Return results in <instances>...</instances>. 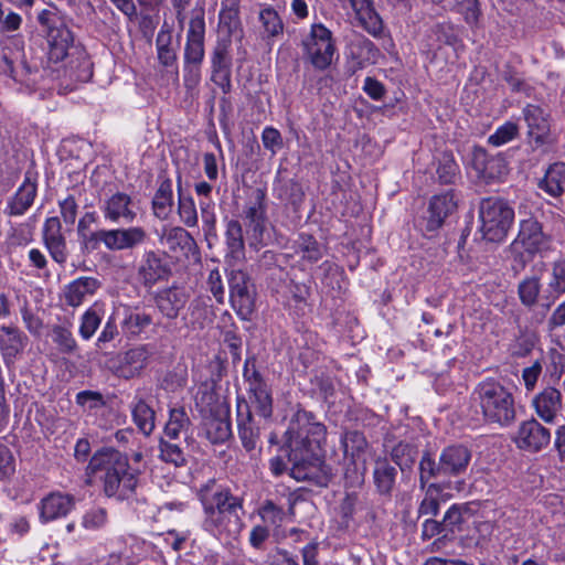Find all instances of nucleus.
<instances>
[{
	"instance_id": "49",
	"label": "nucleus",
	"mask_w": 565,
	"mask_h": 565,
	"mask_svg": "<svg viewBox=\"0 0 565 565\" xmlns=\"http://www.w3.org/2000/svg\"><path fill=\"white\" fill-rule=\"evenodd\" d=\"M220 33L223 34L220 39H230L231 36H243V28L239 13H222L218 15Z\"/></svg>"
},
{
	"instance_id": "13",
	"label": "nucleus",
	"mask_w": 565,
	"mask_h": 565,
	"mask_svg": "<svg viewBox=\"0 0 565 565\" xmlns=\"http://www.w3.org/2000/svg\"><path fill=\"white\" fill-rule=\"evenodd\" d=\"M230 39H218L212 52V82L217 85L224 94H228L232 88V56Z\"/></svg>"
},
{
	"instance_id": "48",
	"label": "nucleus",
	"mask_w": 565,
	"mask_h": 565,
	"mask_svg": "<svg viewBox=\"0 0 565 565\" xmlns=\"http://www.w3.org/2000/svg\"><path fill=\"white\" fill-rule=\"evenodd\" d=\"M417 449L407 443H398L391 451L392 460L401 468L402 471L412 469L416 460Z\"/></svg>"
},
{
	"instance_id": "50",
	"label": "nucleus",
	"mask_w": 565,
	"mask_h": 565,
	"mask_svg": "<svg viewBox=\"0 0 565 565\" xmlns=\"http://www.w3.org/2000/svg\"><path fill=\"white\" fill-rule=\"evenodd\" d=\"M102 323V315L96 306L88 308L81 317L79 335L83 340H89Z\"/></svg>"
},
{
	"instance_id": "36",
	"label": "nucleus",
	"mask_w": 565,
	"mask_h": 565,
	"mask_svg": "<svg viewBox=\"0 0 565 565\" xmlns=\"http://www.w3.org/2000/svg\"><path fill=\"white\" fill-rule=\"evenodd\" d=\"M247 394L249 409L253 408L264 418L273 415V397L267 383L247 388Z\"/></svg>"
},
{
	"instance_id": "56",
	"label": "nucleus",
	"mask_w": 565,
	"mask_h": 565,
	"mask_svg": "<svg viewBox=\"0 0 565 565\" xmlns=\"http://www.w3.org/2000/svg\"><path fill=\"white\" fill-rule=\"evenodd\" d=\"M459 13L470 26H477L481 17L480 3L478 0H457Z\"/></svg>"
},
{
	"instance_id": "41",
	"label": "nucleus",
	"mask_w": 565,
	"mask_h": 565,
	"mask_svg": "<svg viewBox=\"0 0 565 565\" xmlns=\"http://www.w3.org/2000/svg\"><path fill=\"white\" fill-rule=\"evenodd\" d=\"M191 420L183 407L171 408L169 420L164 427V436L170 440H177L182 434H186Z\"/></svg>"
},
{
	"instance_id": "14",
	"label": "nucleus",
	"mask_w": 565,
	"mask_h": 565,
	"mask_svg": "<svg viewBox=\"0 0 565 565\" xmlns=\"http://www.w3.org/2000/svg\"><path fill=\"white\" fill-rule=\"evenodd\" d=\"M204 35V10L202 8H198L192 10L189 23L186 43L184 47V63L202 64L205 53Z\"/></svg>"
},
{
	"instance_id": "64",
	"label": "nucleus",
	"mask_w": 565,
	"mask_h": 565,
	"mask_svg": "<svg viewBox=\"0 0 565 565\" xmlns=\"http://www.w3.org/2000/svg\"><path fill=\"white\" fill-rule=\"evenodd\" d=\"M259 514L265 522L273 525L279 524L285 516L282 508L277 507L273 501L267 500L260 508Z\"/></svg>"
},
{
	"instance_id": "3",
	"label": "nucleus",
	"mask_w": 565,
	"mask_h": 565,
	"mask_svg": "<svg viewBox=\"0 0 565 565\" xmlns=\"http://www.w3.org/2000/svg\"><path fill=\"white\" fill-rule=\"evenodd\" d=\"M86 475L88 478L99 475L104 493L109 498L128 499L138 484V475L130 468L127 456L113 448L95 452L87 465Z\"/></svg>"
},
{
	"instance_id": "30",
	"label": "nucleus",
	"mask_w": 565,
	"mask_h": 565,
	"mask_svg": "<svg viewBox=\"0 0 565 565\" xmlns=\"http://www.w3.org/2000/svg\"><path fill=\"white\" fill-rule=\"evenodd\" d=\"M523 116L527 125V136L536 143H543L550 132L547 115L540 106L527 105L523 109Z\"/></svg>"
},
{
	"instance_id": "25",
	"label": "nucleus",
	"mask_w": 565,
	"mask_h": 565,
	"mask_svg": "<svg viewBox=\"0 0 565 565\" xmlns=\"http://www.w3.org/2000/svg\"><path fill=\"white\" fill-rule=\"evenodd\" d=\"M100 288V281L94 277H79L67 284L62 292L66 306L79 307L88 297L94 296Z\"/></svg>"
},
{
	"instance_id": "62",
	"label": "nucleus",
	"mask_w": 565,
	"mask_h": 565,
	"mask_svg": "<svg viewBox=\"0 0 565 565\" xmlns=\"http://www.w3.org/2000/svg\"><path fill=\"white\" fill-rule=\"evenodd\" d=\"M60 213L66 225H73L77 217L78 204L74 195H67L58 201Z\"/></svg>"
},
{
	"instance_id": "19",
	"label": "nucleus",
	"mask_w": 565,
	"mask_h": 565,
	"mask_svg": "<svg viewBox=\"0 0 565 565\" xmlns=\"http://www.w3.org/2000/svg\"><path fill=\"white\" fill-rule=\"evenodd\" d=\"M547 236L543 233L542 225L535 218L523 220L516 239L512 248H523L527 254L533 255L547 247Z\"/></svg>"
},
{
	"instance_id": "51",
	"label": "nucleus",
	"mask_w": 565,
	"mask_h": 565,
	"mask_svg": "<svg viewBox=\"0 0 565 565\" xmlns=\"http://www.w3.org/2000/svg\"><path fill=\"white\" fill-rule=\"evenodd\" d=\"M160 458L168 462L172 463L175 467L183 466L185 463V457L182 448L179 444L172 443V440H160Z\"/></svg>"
},
{
	"instance_id": "54",
	"label": "nucleus",
	"mask_w": 565,
	"mask_h": 565,
	"mask_svg": "<svg viewBox=\"0 0 565 565\" xmlns=\"http://www.w3.org/2000/svg\"><path fill=\"white\" fill-rule=\"evenodd\" d=\"M518 134V125L512 121H507L500 126L491 136H489L488 142L494 147H500L513 140Z\"/></svg>"
},
{
	"instance_id": "2",
	"label": "nucleus",
	"mask_w": 565,
	"mask_h": 565,
	"mask_svg": "<svg viewBox=\"0 0 565 565\" xmlns=\"http://www.w3.org/2000/svg\"><path fill=\"white\" fill-rule=\"evenodd\" d=\"M196 495L203 507L202 527L218 540H235L241 534L244 522V499L231 489L209 479L200 484Z\"/></svg>"
},
{
	"instance_id": "21",
	"label": "nucleus",
	"mask_w": 565,
	"mask_h": 565,
	"mask_svg": "<svg viewBox=\"0 0 565 565\" xmlns=\"http://www.w3.org/2000/svg\"><path fill=\"white\" fill-rule=\"evenodd\" d=\"M38 185L32 173L26 172L23 183L19 186L13 196H11L4 210L9 216L23 215L33 204L36 196Z\"/></svg>"
},
{
	"instance_id": "1",
	"label": "nucleus",
	"mask_w": 565,
	"mask_h": 565,
	"mask_svg": "<svg viewBox=\"0 0 565 565\" xmlns=\"http://www.w3.org/2000/svg\"><path fill=\"white\" fill-rule=\"evenodd\" d=\"M327 428L316 415L298 408L285 433L284 448L291 462L290 476L297 481H308L327 487L332 479L331 468L318 455L326 440Z\"/></svg>"
},
{
	"instance_id": "17",
	"label": "nucleus",
	"mask_w": 565,
	"mask_h": 565,
	"mask_svg": "<svg viewBox=\"0 0 565 565\" xmlns=\"http://www.w3.org/2000/svg\"><path fill=\"white\" fill-rule=\"evenodd\" d=\"M266 194L263 190L255 191L254 202L245 211L247 227L249 232V245L258 247L264 245V234L266 232Z\"/></svg>"
},
{
	"instance_id": "23",
	"label": "nucleus",
	"mask_w": 565,
	"mask_h": 565,
	"mask_svg": "<svg viewBox=\"0 0 565 565\" xmlns=\"http://www.w3.org/2000/svg\"><path fill=\"white\" fill-rule=\"evenodd\" d=\"M518 296L521 303L527 309L541 308L548 311L555 303L545 302V289H542L537 276H526L518 285Z\"/></svg>"
},
{
	"instance_id": "31",
	"label": "nucleus",
	"mask_w": 565,
	"mask_h": 565,
	"mask_svg": "<svg viewBox=\"0 0 565 565\" xmlns=\"http://www.w3.org/2000/svg\"><path fill=\"white\" fill-rule=\"evenodd\" d=\"M131 416L135 425L145 436L151 435L156 427V412L146 401V397L137 393L130 404Z\"/></svg>"
},
{
	"instance_id": "52",
	"label": "nucleus",
	"mask_w": 565,
	"mask_h": 565,
	"mask_svg": "<svg viewBox=\"0 0 565 565\" xmlns=\"http://www.w3.org/2000/svg\"><path fill=\"white\" fill-rule=\"evenodd\" d=\"M190 324L193 329H203L206 323L211 322L210 308L201 299H194L189 307Z\"/></svg>"
},
{
	"instance_id": "20",
	"label": "nucleus",
	"mask_w": 565,
	"mask_h": 565,
	"mask_svg": "<svg viewBox=\"0 0 565 565\" xmlns=\"http://www.w3.org/2000/svg\"><path fill=\"white\" fill-rule=\"evenodd\" d=\"M188 301L189 295L178 286L162 288L154 295L156 307L169 320H175Z\"/></svg>"
},
{
	"instance_id": "44",
	"label": "nucleus",
	"mask_w": 565,
	"mask_h": 565,
	"mask_svg": "<svg viewBox=\"0 0 565 565\" xmlns=\"http://www.w3.org/2000/svg\"><path fill=\"white\" fill-rule=\"evenodd\" d=\"M295 248L297 255L310 263H316L323 256V247L311 235L300 234Z\"/></svg>"
},
{
	"instance_id": "16",
	"label": "nucleus",
	"mask_w": 565,
	"mask_h": 565,
	"mask_svg": "<svg viewBox=\"0 0 565 565\" xmlns=\"http://www.w3.org/2000/svg\"><path fill=\"white\" fill-rule=\"evenodd\" d=\"M100 211L106 221L117 224H131L137 217L135 201L129 194L119 191L104 200Z\"/></svg>"
},
{
	"instance_id": "46",
	"label": "nucleus",
	"mask_w": 565,
	"mask_h": 565,
	"mask_svg": "<svg viewBox=\"0 0 565 565\" xmlns=\"http://www.w3.org/2000/svg\"><path fill=\"white\" fill-rule=\"evenodd\" d=\"M473 513L470 503L452 504L445 513L443 523L446 530L454 532Z\"/></svg>"
},
{
	"instance_id": "33",
	"label": "nucleus",
	"mask_w": 565,
	"mask_h": 565,
	"mask_svg": "<svg viewBox=\"0 0 565 565\" xmlns=\"http://www.w3.org/2000/svg\"><path fill=\"white\" fill-rule=\"evenodd\" d=\"M563 295H565V257L551 264L544 299L546 303H555Z\"/></svg>"
},
{
	"instance_id": "11",
	"label": "nucleus",
	"mask_w": 565,
	"mask_h": 565,
	"mask_svg": "<svg viewBox=\"0 0 565 565\" xmlns=\"http://www.w3.org/2000/svg\"><path fill=\"white\" fill-rule=\"evenodd\" d=\"M171 276L172 267L164 252L147 249L142 253L137 266V277L146 289L167 281Z\"/></svg>"
},
{
	"instance_id": "34",
	"label": "nucleus",
	"mask_w": 565,
	"mask_h": 565,
	"mask_svg": "<svg viewBox=\"0 0 565 565\" xmlns=\"http://www.w3.org/2000/svg\"><path fill=\"white\" fill-rule=\"evenodd\" d=\"M159 241L167 246L169 252L174 254L179 250H191L195 245V241L191 234L180 226L164 227Z\"/></svg>"
},
{
	"instance_id": "60",
	"label": "nucleus",
	"mask_w": 565,
	"mask_h": 565,
	"mask_svg": "<svg viewBox=\"0 0 565 565\" xmlns=\"http://www.w3.org/2000/svg\"><path fill=\"white\" fill-rule=\"evenodd\" d=\"M262 141L265 149L269 150L273 156L284 147V140L280 131L271 126L264 128L262 132Z\"/></svg>"
},
{
	"instance_id": "53",
	"label": "nucleus",
	"mask_w": 565,
	"mask_h": 565,
	"mask_svg": "<svg viewBox=\"0 0 565 565\" xmlns=\"http://www.w3.org/2000/svg\"><path fill=\"white\" fill-rule=\"evenodd\" d=\"M259 20L268 36H276L282 32L284 24L278 13L271 8H265L259 12Z\"/></svg>"
},
{
	"instance_id": "9",
	"label": "nucleus",
	"mask_w": 565,
	"mask_h": 565,
	"mask_svg": "<svg viewBox=\"0 0 565 565\" xmlns=\"http://www.w3.org/2000/svg\"><path fill=\"white\" fill-rule=\"evenodd\" d=\"M305 54L317 70H326L332 63L335 47L332 33L322 24H313L303 41Z\"/></svg>"
},
{
	"instance_id": "6",
	"label": "nucleus",
	"mask_w": 565,
	"mask_h": 565,
	"mask_svg": "<svg viewBox=\"0 0 565 565\" xmlns=\"http://www.w3.org/2000/svg\"><path fill=\"white\" fill-rule=\"evenodd\" d=\"M479 218L482 237L489 242H501L512 225L514 211L502 199L487 198L480 202Z\"/></svg>"
},
{
	"instance_id": "43",
	"label": "nucleus",
	"mask_w": 565,
	"mask_h": 565,
	"mask_svg": "<svg viewBox=\"0 0 565 565\" xmlns=\"http://www.w3.org/2000/svg\"><path fill=\"white\" fill-rule=\"evenodd\" d=\"M171 43V31L169 29L162 28L157 34L156 45L158 61L164 67L174 65L177 61V53L172 49Z\"/></svg>"
},
{
	"instance_id": "42",
	"label": "nucleus",
	"mask_w": 565,
	"mask_h": 565,
	"mask_svg": "<svg viewBox=\"0 0 565 565\" xmlns=\"http://www.w3.org/2000/svg\"><path fill=\"white\" fill-rule=\"evenodd\" d=\"M341 445L345 458L354 462L367 448V441L363 433L358 430L347 431L341 438Z\"/></svg>"
},
{
	"instance_id": "59",
	"label": "nucleus",
	"mask_w": 565,
	"mask_h": 565,
	"mask_svg": "<svg viewBox=\"0 0 565 565\" xmlns=\"http://www.w3.org/2000/svg\"><path fill=\"white\" fill-rule=\"evenodd\" d=\"M438 180L444 184L455 183L458 175V166L454 158L448 154H444L440 163L437 168Z\"/></svg>"
},
{
	"instance_id": "7",
	"label": "nucleus",
	"mask_w": 565,
	"mask_h": 565,
	"mask_svg": "<svg viewBox=\"0 0 565 565\" xmlns=\"http://www.w3.org/2000/svg\"><path fill=\"white\" fill-rule=\"evenodd\" d=\"M38 21L46 29L50 61L54 63L63 61L74 42L72 31L55 13L49 10H43L39 14Z\"/></svg>"
},
{
	"instance_id": "8",
	"label": "nucleus",
	"mask_w": 565,
	"mask_h": 565,
	"mask_svg": "<svg viewBox=\"0 0 565 565\" xmlns=\"http://www.w3.org/2000/svg\"><path fill=\"white\" fill-rule=\"evenodd\" d=\"M230 300L233 309L244 320H248L255 309L256 289L249 275L242 269L227 274Z\"/></svg>"
},
{
	"instance_id": "18",
	"label": "nucleus",
	"mask_w": 565,
	"mask_h": 565,
	"mask_svg": "<svg viewBox=\"0 0 565 565\" xmlns=\"http://www.w3.org/2000/svg\"><path fill=\"white\" fill-rule=\"evenodd\" d=\"M42 239L52 259L63 266L67 262L68 250L66 238L62 232V223L57 216L45 220Z\"/></svg>"
},
{
	"instance_id": "38",
	"label": "nucleus",
	"mask_w": 565,
	"mask_h": 565,
	"mask_svg": "<svg viewBox=\"0 0 565 565\" xmlns=\"http://www.w3.org/2000/svg\"><path fill=\"white\" fill-rule=\"evenodd\" d=\"M225 239L227 257L234 260H242L245 257V244L243 228L238 221L231 220L226 225Z\"/></svg>"
},
{
	"instance_id": "57",
	"label": "nucleus",
	"mask_w": 565,
	"mask_h": 565,
	"mask_svg": "<svg viewBox=\"0 0 565 565\" xmlns=\"http://www.w3.org/2000/svg\"><path fill=\"white\" fill-rule=\"evenodd\" d=\"M480 170L487 179H499L508 172L505 160L502 157L486 158Z\"/></svg>"
},
{
	"instance_id": "32",
	"label": "nucleus",
	"mask_w": 565,
	"mask_h": 565,
	"mask_svg": "<svg viewBox=\"0 0 565 565\" xmlns=\"http://www.w3.org/2000/svg\"><path fill=\"white\" fill-rule=\"evenodd\" d=\"M121 313L120 327L127 335H138L152 323L151 315L138 307L124 306Z\"/></svg>"
},
{
	"instance_id": "28",
	"label": "nucleus",
	"mask_w": 565,
	"mask_h": 565,
	"mask_svg": "<svg viewBox=\"0 0 565 565\" xmlns=\"http://www.w3.org/2000/svg\"><path fill=\"white\" fill-rule=\"evenodd\" d=\"M149 358L150 353L145 345L132 348L120 356L115 373L126 380L132 379L146 367Z\"/></svg>"
},
{
	"instance_id": "58",
	"label": "nucleus",
	"mask_w": 565,
	"mask_h": 565,
	"mask_svg": "<svg viewBox=\"0 0 565 565\" xmlns=\"http://www.w3.org/2000/svg\"><path fill=\"white\" fill-rule=\"evenodd\" d=\"M107 523V510L102 507H93L85 512L82 525L86 530H98Z\"/></svg>"
},
{
	"instance_id": "35",
	"label": "nucleus",
	"mask_w": 565,
	"mask_h": 565,
	"mask_svg": "<svg viewBox=\"0 0 565 565\" xmlns=\"http://www.w3.org/2000/svg\"><path fill=\"white\" fill-rule=\"evenodd\" d=\"M539 188L552 198L559 196L565 189V163L556 162L546 170Z\"/></svg>"
},
{
	"instance_id": "40",
	"label": "nucleus",
	"mask_w": 565,
	"mask_h": 565,
	"mask_svg": "<svg viewBox=\"0 0 565 565\" xmlns=\"http://www.w3.org/2000/svg\"><path fill=\"white\" fill-rule=\"evenodd\" d=\"M350 54L358 61L359 67H363L366 63H375L380 52L372 41L358 36L350 44Z\"/></svg>"
},
{
	"instance_id": "47",
	"label": "nucleus",
	"mask_w": 565,
	"mask_h": 565,
	"mask_svg": "<svg viewBox=\"0 0 565 565\" xmlns=\"http://www.w3.org/2000/svg\"><path fill=\"white\" fill-rule=\"evenodd\" d=\"M51 337L61 353L74 354L78 349L72 331L66 327L60 324L54 326L52 328Z\"/></svg>"
},
{
	"instance_id": "22",
	"label": "nucleus",
	"mask_w": 565,
	"mask_h": 565,
	"mask_svg": "<svg viewBox=\"0 0 565 565\" xmlns=\"http://www.w3.org/2000/svg\"><path fill=\"white\" fill-rule=\"evenodd\" d=\"M457 210V199L452 190L434 195L428 206L427 230L439 228L446 217Z\"/></svg>"
},
{
	"instance_id": "29",
	"label": "nucleus",
	"mask_w": 565,
	"mask_h": 565,
	"mask_svg": "<svg viewBox=\"0 0 565 565\" xmlns=\"http://www.w3.org/2000/svg\"><path fill=\"white\" fill-rule=\"evenodd\" d=\"M28 344V337L14 326L0 327V351L6 362H12Z\"/></svg>"
},
{
	"instance_id": "63",
	"label": "nucleus",
	"mask_w": 565,
	"mask_h": 565,
	"mask_svg": "<svg viewBox=\"0 0 565 565\" xmlns=\"http://www.w3.org/2000/svg\"><path fill=\"white\" fill-rule=\"evenodd\" d=\"M206 284H207L209 290L211 291V294L213 295L215 300L218 303H223L224 298H225V288H224L222 275L217 268L212 269L210 271Z\"/></svg>"
},
{
	"instance_id": "55",
	"label": "nucleus",
	"mask_w": 565,
	"mask_h": 565,
	"mask_svg": "<svg viewBox=\"0 0 565 565\" xmlns=\"http://www.w3.org/2000/svg\"><path fill=\"white\" fill-rule=\"evenodd\" d=\"M178 213L184 225L188 227L196 226L198 212L194 201L191 196H182L179 194Z\"/></svg>"
},
{
	"instance_id": "37",
	"label": "nucleus",
	"mask_w": 565,
	"mask_h": 565,
	"mask_svg": "<svg viewBox=\"0 0 565 565\" xmlns=\"http://www.w3.org/2000/svg\"><path fill=\"white\" fill-rule=\"evenodd\" d=\"M397 470L387 459H377L374 465L373 479L381 494H390L395 486Z\"/></svg>"
},
{
	"instance_id": "15",
	"label": "nucleus",
	"mask_w": 565,
	"mask_h": 565,
	"mask_svg": "<svg viewBox=\"0 0 565 565\" xmlns=\"http://www.w3.org/2000/svg\"><path fill=\"white\" fill-rule=\"evenodd\" d=\"M531 406L545 424H554L562 415L564 396L558 388L548 385L534 395Z\"/></svg>"
},
{
	"instance_id": "26",
	"label": "nucleus",
	"mask_w": 565,
	"mask_h": 565,
	"mask_svg": "<svg viewBox=\"0 0 565 565\" xmlns=\"http://www.w3.org/2000/svg\"><path fill=\"white\" fill-rule=\"evenodd\" d=\"M344 8H351L360 25L371 35L380 36L383 22L369 0H342Z\"/></svg>"
},
{
	"instance_id": "12",
	"label": "nucleus",
	"mask_w": 565,
	"mask_h": 565,
	"mask_svg": "<svg viewBox=\"0 0 565 565\" xmlns=\"http://www.w3.org/2000/svg\"><path fill=\"white\" fill-rule=\"evenodd\" d=\"M551 431L535 418L523 420L515 433L513 441L521 450L535 454L551 443Z\"/></svg>"
},
{
	"instance_id": "24",
	"label": "nucleus",
	"mask_w": 565,
	"mask_h": 565,
	"mask_svg": "<svg viewBox=\"0 0 565 565\" xmlns=\"http://www.w3.org/2000/svg\"><path fill=\"white\" fill-rule=\"evenodd\" d=\"M237 428L244 449L248 452L255 451L258 446L260 429L254 420L247 403H238L237 405Z\"/></svg>"
},
{
	"instance_id": "27",
	"label": "nucleus",
	"mask_w": 565,
	"mask_h": 565,
	"mask_svg": "<svg viewBox=\"0 0 565 565\" xmlns=\"http://www.w3.org/2000/svg\"><path fill=\"white\" fill-rule=\"evenodd\" d=\"M75 505V499L72 494L62 492H52L41 500L40 518L43 522H49L65 516Z\"/></svg>"
},
{
	"instance_id": "4",
	"label": "nucleus",
	"mask_w": 565,
	"mask_h": 565,
	"mask_svg": "<svg viewBox=\"0 0 565 565\" xmlns=\"http://www.w3.org/2000/svg\"><path fill=\"white\" fill-rule=\"evenodd\" d=\"M473 394L488 423L508 427L515 422L514 396L500 382L492 379L482 381Z\"/></svg>"
},
{
	"instance_id": "39",
	"label": "nucleus",
	"mask_w": 565,
	"mask_h": 565,
	"mask_svg": "<svg viewBox=\"0 0 565 565\" xmlns=\"http://www.w3.org/2000/svg\"><path fill=\"white\" fill-rule=\"evenodd\" d=\"M173 205L172 182L170 179H163L157 189L153 200L152 209L154 215L160 220H167L171 213Z\"/></svg>"
},
{
	"instance_id": "61",
	"label": "nucleus",
	"mask_w": 565,
	"mask_h": 565,
	"mask_svg": "<svg viewBox=\"0 0 565 565\" xmlns=\"http://www.w3.org/2000/svg\"><path fill=\"white\" fill-rule=\"evenodd\" d=\"M543 365L540 360H535L530 366L522 370V381L526 392H533L542 374Z\"/></svg>"
},
{
	"instance_id": "45",
	"label": "nucleus",
	"mask_w": 565,
	"mask_h": 565,
	"mask_svg": "<svg viewBox=\"0 0 565 565\" xmlns=\"http://www.w3.org/2000/svg\"><path fill=\"white\" fill-rule=\"evenodd\" d=\"M206 437L212 444H221L232 436L228 417H212L206 424Z\"/></svg>"
},
{
	"instance_id": "10",
	"label": "nucleus",
	"mask_w": 565,
	"mask_h": 565,
	"mask_svg": "<svg viewBox=\"0 0 565 565\" xmlns=\"http://www.w3.org/2000/svg\"><path fill=\"white\" fill-rule=\"evenodd\" d=\"M148 234L141 226L99 230L92 233L89 241L103 243L109 250L134 249L146 243Z\"/></svg>"
},
{
	"instance_id": "5",
	"label": "nucleus",
	"mask_w": 565,
	"mask_h": 565,
	"mask_svg": "<svg viewBox=\"0 0 565 565\" xmlns=\"http://www.w3.org/2000/svg\"><path fill=\"white\" fill-rule=\"evenodd\" d=\"M472 452L463 445H450L445 447L438 461L429 451H425L419 460V484L425 488L430 479L445 477L455 478L467 472L471 462Z\"/></svg>"
}]
</instances>
